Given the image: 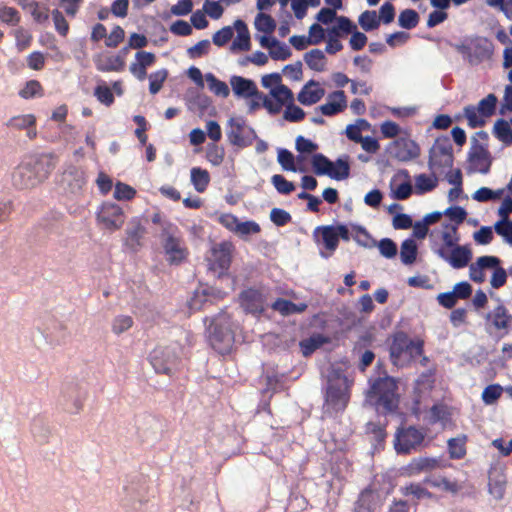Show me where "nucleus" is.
Returning a JSON list of instances; mask_svg holds the SVG:
<instances>
[{
	"label": "nucleus",
	"instance_id": "50",
	"mask_svg": "<svg viewBox=\"0 0 512 512\" xmlns=\"http://www.w3.org/2000/svg\"><path fill=\"white\" fill-rule=\"evenodd\" d=\"M398 23L402 28L413 29L419 23V15L413 9H405L400 13Z\"/></svg>",
	"mask_w": 512,
	"mask_h": 512
},
{
	"label": "nucleus",
	"instance_id": "3",
	"mask_svg": "<svg viewBox=\"0 0 512 512\" xmlns=\"http://www.w3.org/2000/svg\"><path fill=\"white\" fill-rule=\"evenodd\" d=\"M397 382L389 376L377 378L371 384L368 398L377 411L383 414L395 412L399 405Z\"/></svg>",
	"mask_w": 512,
	"mask_h": 512
},
{
	"label": "nucleus",
	"instance_id": "61",
	"mask_svg": "<svg viewBox=\"0 0 512 512\" xmlns=\"http://www.w3.org/2000/svg\"><path fill=\"white\" fill-rule=\"evenodd\" d=\"M503 392V388L499 384L488 385L482 392V400L485 404H493L498 400Z\"/></svg>",
	"mask_w": 512,
	"mask_h": 512
},
{
	"label": "nucleus",
	"instance_id": "34",
	"mask_svg": "<svg viewBox=\"0 0 512 512\" xmlns=\"http://www.w3.org/2000/svg\"><path fill=\"white\" fill-rule=\"evenodd\" d=\"M209 296H215L213 289L195 291L188 302L189 308L193 311H198L205 308L210 302Z\"/></svg>",
	"mask_w": 512,
	"mask_h": 512
},
{
	"label": "nucleus",
	"instance_id": "35",
	"mask_svg": "<svg viewBox=\"0 0 512 512\" xmlns=\"http://www.w3.org/2000/svg\"><path fill=\"white\" fill-rule=\"evenodd\" d=\"M333 162L321 153L314 154L312 157V168L316 175H327L330 177Z\"/></svg>",
	"mask_w": 512,
	"mask_h": 512
},
{
	"label": "nucleus",
	"instance_id": "6",
	"mask_svg": "<svg viewBox=\"0 0 512 512\" xmlns=\"http://www.w3.org/2000/svg\"><path fill=\"white\" fill-rule=\"evenodd\" d=\"M235 246L231 241L214 244L207 257L209 269L222 276L227 273L232 262Z\"/></svg>",
	"mask_w": 512,
	"mask_h": 512
},
{
	"label": "nucleus",
	"instance_id": "47",
	"mask_svg": "<svg viewBox=\"0 0 512 512\" xmlns=\"http://www.w3.org/2000/svg\"><path fill=\"white\" fill-rule=\"evenodd\" d=\"M350 175V165L347 159L338 158L333 162L330 178L334 180H345Z\"/></svg>",
	"mask_w": 512,
	"mask_h": 512
},
{
	"label": "nucleus",
	"instance_id": "31",
	"mask_svg": "<svg viewBox=\"0 0 512 512\" xmlns=\"http://www.w3.org/2000/svg\"><path fill=\"white\" fill-rule=\"evenodd\" d=\"M272 309L275 311H278L284 316H288L295 313H302L306 310L307 305L304 303L301 304H295L294 302L278 298L272 305Z\"/></svg>",
	"mask_w": 512,
	"mask_h": 512
},
{
	"label": "nucleus",
	"instance_id": "49",
	"mask_svg": "<svg viewBox=\"0 0 512 512\" xmlns=\"http://www.w3.org/2000/svg\"><path fill=\"white\" fill-rule=\"evenodd\" d=\"M255 27L258 31L270 35L276 28V22L269 14L259 13L255 19Z\"/></svg>",
	"mask_w": 512,
	"mask_h": 512
},
{
	"label": "nucleus",
	"instance_id": "38",
	"mask_svg": "<svg viewBox=\"0 0 512 512\" xmlns=\"http://www.w3.org/2000/svg\"><path fill=\"white\" fill-rule=\"evenodd\" d=\"M463 115L467 120L468 126L472 129L483 127L486 124V119L474 105L465 106L463 108Z\"/></svg>",
	"mask_w": 512,
	"mask_h": 512
},
{
	"label": "nucleus",
	"instance_id": "13",
	"mask_svg": "<svg viewBox=\"0 0 512 512\" xmlns=\"http://www.w3.org/2000/svg\"><path fill=\"white\" fill-rule=\"evenodd\" d=\"M163 249L167 257V261L171 265H179L188 257V249L183 239L168 235L163 242Z\"/></svg>",
	"mask_w": 512,
	"mask_h": 512
},
{
	"label": "nucleus",
	"instance_id": "45",
	"mask_svg": "<svg viewBox=\"0 0 512 512\" xmlns=\"http://www.w3.org/2000/svg\"><path fill=\"white\" fill-rule=\"evenodd\" d=\"M0 21L10 26H17L21 21V15L16 8L0 4Z\"/></svg>",
	"mask_w": 512,
	"mask_h": 512
},
{
	"label": "nucleus",
	"instance_id": "64",
	"mask_svg": "<svg viewBox=\"0 0 512 512\" xmlns=\"http://www.w3.org/2000/svg\"><path fill=\"white\" fill-rule=\"evenodd\" d=\"M271 221L279 227L287 225L292 220L289 212L281 208H273L270 212Z\"/></svg>",
	"mask_w": 512,
	"mask_h": 512
},
{
	"label": "nucleus",
	"instance_id": "53",
	"mask_svg": "<svg viewBox=\"0 0 512 512\" xmlns=\"http://www.w3.org/2000/svg\"><path fill=\"white\" fill-rule=\"evenodd\" d=\"M168 76L166 69L157 70L149 75V91L151 94L158 93Z\"/></svg>",
	"mask_w": 512,
	"mask_h": 512
},
{
	"label": "nucleus",
	"instance_id": "57",
	"mask_svg": "<svg viewBox=\"0 0 512 512\" xmlns=\"http://www.w3.org/2000/svg\"><path fill=\"white\" fill-rule=\"evenodd\" d=\"M35 121V117L31 114L19 115L12 117L7 122V126L21 130L33 126L35 124Z\"/></svg>",
	"mask_w": 512,
	"mask_h": 512
},
{
	"label": "nucleus",
	"instance_id": "19",
	"mask_svg": "<svg viewBox=\"0 0 512 512\" xmlns=\"http://www.w3.org/2000/svg\"><path fill=\"white\" fill-rule=\"evenodd\" d=\"M392 152L398 160L409 161L419 156L420 149L415 141L399 138L393 142Z\"/></svg>",
	"mask_w": 512,
	"mask_h": 512
},
{
	"label": "nucleus",
	"instance_id": "26",
	"mask_svg": "<svg viewBox=\"0 0 512 512\" xmlns=\"http://www.w3.org/2000/svg\"><path fill=\"white\" fill-rule=\"evenodd\" d=\"M94 64L100 72H120L124 69L125 61L120 55L110 57L98 55L94 58Z\"/></svg>",
	"mask_w": 512,
	"mask_h": 512
},
{
	"label": "nucleus",
	"instance_id": "48",
	"mask_svg": "<svg viewBox=\"0 0 512 512\" xmlns=\"http://www.w3.org/2000/svg\"><path fill=\"white\" fill-rule=\"evenodd\" d=\"M225 158V149L216 143H210L206 148V160L213 166H220Z\"/></svg>",
	"mask_w": 512,
	"mask_h": 512
},
{
	"label": "nucleus",
	"instance_id": "30",
	"mask_svg": "<svg viewBox=\"0 0 512 512\" xmlns=\"http://www.w3.org/2000/svg\"><path fill=\"white\" fill-rule=\"evenodd\" d=\"M190 180L194 189L199 193H203L206 191L211 179L206 169L193 167L190 171Z\"/></svg>",
	"mask_w": 512,
	"mask_h": 512
},
{
	"label": "nucleus",
	"instance_id": "29",
	"mask_svg": "<svg viewBox=\"0 0 512 512\" xmlns=\"http://www.w3.org/2000/svg\"><path fill=\"white\" fill-rule=\"evenodd\" d=\"M19 5L30 13L33 20L38 24H43L49 19V8L46 5L40 4L35 0L28 3L19 2Z\"/></svg>",
	"mask_w": 512,
	"mask_h": 512
},
{
	"label": "nucleus",
	"instance_id": "32",
	"mask_svg": "<svg viewBox=\"0 0 512 512\" xmlns=\"http://www.w3.org/2000/svg\"><path fill=\"white\" fill-rule=\"evenodd\" d=\"M304 60L307 66L314 70L321 72L326 66V57L322 50L312 49L304 55Z\"/></svg>",
	"mask_w": 512,
	"mask_h": 512
},
{
	"label": "nucleus",
	"instance_id": "51",
	"mask_svg": "<svg viewBox=\"0 0 512 512\" xmlns=\"http://www.w3.org/2000/svg\"><path fill=\"white\" fill-rule=\"evenodd\" d=\"M358 22L365 31H372L377 29L380 25V19L378 18L376 12L369 10L364 11L359 16Z\"/></svg>",
	"mask_w": 512,
	"mask_h": 512
},
{
	"label": "nucleus",
	"instance_id": "24",
	"mask_svg": "<svg viewBox=\"0 0 512 512\" xmlns=\"http://www.w3.org/2000/svg\"><path fill=\"white\" fill-rule=\"evenodd\" d=\"M325 91L319 87V84L313 80L309 81L298 94V101L306 106L319 102L324 96Z\"/></svg>",
	"mask_w": 512,
	"mask_h": 512
},
{
	"label": "nucleus",
	"instance_id": "41",
	"mask_svg": "<svg viewBox=\"0 0 512 512\" xmlns=\"http://www.w3.org/2000/svg\"><path fill=\"white\" fill-rule=\"evenodd\" d=\"M19 96L23 99H31L44 96V88L38 80H29L19 91Z\"/></svg>",
	"mask_w": 512,
	"mask_h": 512
},
{
	"label": "nucleus",
	"instance_id": "18",
	"mask_svg": "<svg viewBox=\"0 0 512 512\" xmlns=\"http://www.w3.org/2000/svg\"><path fill=\"white\" fill-rule=\"evenodd\" d=\"M501 260L496 256H481L469 266V277L475 283H483L486 279L484 269L498 266Z\"/></svg>",
	"mask_w": 512,
	"mask_h": 512
},
{
	"label": "nucleus",
	"instance_id": "52",
	"mask_svg": "<svg viewBox=\"0 0 512 512\" xmlns=\"http://www.w3.org/2000/svg\"><path fill=\"white\" fill-rule=\"evenodd\" d=\"M352 238L361 246L365 248H372L376 245V241L371 237L368 231L362 226L353 227Z\"/></svg>",
	"mask_w": 512,
	"mask_h": 512
},
{
	"label": "nucleus",
	"instance_id": "55",
	"mask_svg": "<svg viewBox=\"0 0 512 512\" xmlns=\"http://www.w3.org/2000/svg\"><path fill=\"white\" fill-rule=\"evenodd\" d=\"M336 20L337 25L329 30L332 34L341 36V32L350 34L356 30L355 24L349 18L345 16H339L336 18Z\"/></svg>",
	"mask_w": 512,
	"mask_h": 512
},
{
	"label": "nucleus",
	"instance_id": "9",
	"mask_svg": "<svg viewBox=\"0 0 512 512\" xmlns=\"http://www.w3.org/2000/svg\"><path fill=\"white\" fill-rule=\"evenodd\" d=\"M423 351L424 341L421 339L411 340L404 332L396 333L390 345V356L394 362L398 361L405 353L415 357L421 356Z\"/></svg>",
	"mask_w": 512,
	"mask_h": 512
},
{
	"label": "nucleus",
	"instance_id": "1",
	"mask_svg": "<svg viewBox=\"0 0 512 512\" xmlns=\"http://www.w3.org/2000/svg\"><path fill=\"white\" fill-rule=\"evenodd\" d=\"M56 166L52 154H38L28 157L15 169L12 181L18 189H31L45 181Z\"/></svg>",
	"mask_w": 512,
	"mask_h": 512
},
{
	"label": "nucleus",
	"instance_id": "62",
	"mask_svg": "<svg viewBox=\"0 0 512 512\" xmlns=\"http://www.w3.org/2000/svg\"><path fill=\"white\" fill-rule=\"evenodd\" d=\"M133 325L132 317L128 315H119L114 318L112 323V331L119 335L127 330H129Z\"/></svg>",
	"mask_w": 512,
	"mask_h": 512
},
{
	"label": "nucleus",
	"instance_id": "4",
	"mask_svg": "<svg viewBox=\"0 0 512 512\" xmlns=\"http://www.w3.org/2000/svg\"><path fill=\"white\" fill-rule=\"evenodd\" d=\"M454 48L471 65H478L491 59L494 52L493 42L483 36H468L460 43L455 44Z\"/></svg>",
	"mask_w": 512,
	"mask_h": 512
},
{
	"label": "nucleus",
	"instance_id": "36",
	"mask_svg": "<svg viewBox=\"0 0 512 512\" xmlns=\"http://www.w3.org/2000/svg\"><path fill=\"white\" fill-rule=\"evenodd\" d=\"M326 342V339L321 334L313 335L307 339L301 340L299 346L303 356L308 357L314 353L319 347Z\"/></svg>",
	"mask_w": 512,
	"mask_h": 512
},
{
	"label": "nucleus",
	"instance_id": "23",
	"mask_svg": "<svg viewBox=\"0 0 512 512\" xmlns=\"http://www.w3.org/2000/svg\"><path fill=\"white\" fill-rule=\"evenodd\" d=\"M440 466L439 460L433 457L413 458L406 466L405 471L408 476L418 475L422 472H429Z\"/></svg>",
	"mask_w": 512,
	"mask_h": 512
},
{
	"label": "nucleus",
	"instance_id": "22",
	"mask_svg": "<svg viewBox=\"0 0 512 512\" xmlns=\"http://www.w3.org/2000/svg\"><path fill=\"white\" fill-rule=\"evenodd\" d=\"M486 318L491 321L496 330H505L506 332H508L512 323V315L503 304L496 306L487 314Z\"/></svg>",
	"mask_w": 512,
	"mask_h": 512
},
{
	"label": "nucleus",
	"instance_id": "16",
	"mask_svg": "<svg viewBox=\"0 0 512 512\" xmlns=\"http://www.w3.org/2000/svg\"><path fill=\"white\" fill-rule=\"evenodd\" d=\"M241 307L251 314H261L264 312V300L260 291L249 288L242 291L239 295Z\"/></svg>",
	"mask_w": 512,
	"mask_h": 512
},
{
	"label": "nucleus",
	"instance_id": "60",
	"mask_svg": "<svg viewBox=\"0 0 512 512\" xmlns=\"http://www.w3.org/2000/svg\"><path fill=\"white\" fill-rule=\"evenodd\" d=\"M94 95L100 103L106 106H111L114 103L112 90L105 84L97 85Z\"/></svg>",
	"mask_w": 512,
	"mask_h": 512
},
{
	"label": "nucleus",
	"instance_id": "5",
	"mask_svg": "<svg viewBox=\"0 0 512 512\" xmlns=\"http://www.w3.org/2000/svg\"><path fill=\"white\" fill-rule=\"evenodd\" d=\"M125 213L116 203L103 202L96 212V222L100 229L109 232L120 230L125 223Z\"/></svg>",
	"mask_w": 512,
	"mask_h": 512
},
{
	"label": "nucleus",
	"instance_id": "7",
	"mask_svg": "<svg viewBox=\"0 0 512 512\" xmlns=\"http://www.w3.org/2000/svg\"><path fill=\"white\" fill-rule=\"evenodd\" d=\"M453 160V149L449 139H436L429 154V167L433 173H443L445 169L451 168Z\"/></svg>",
	"mask_w": 512,
	"mask_h": 512
},
{
	"label": "nucleus",
	"instance_id": "20",
	"mask_svg": "<svg viewBox=\"0 0 512 512\" xmlns=\"http://www.w3.org/2000/svg\"><path fill=\"white\" fill-rule=\"evenodd\" d=\"M347 107V98L343 90H337L330 93L326 103L319 107L321 113L325 116H334Z\"/></svg>",
	"mask_w": 512,
	"mask_h": 512
},
{
	"label": "nucleus",
	"instance_id": "28",
	"mask_svg": "<svg viewBox=\"0 0 512 512\" xmlns=\"http://www.w3.org/2000/svg\"><path fill=\"white\" fill-rule=\"evenodd\" d=\"M244 120L242 118H231L229 120V129L227 130L228 141L239 147H245L247 145L244 137Z\"/></svg>",
	"mask_w": 512,
	"mask_h": 512
},
{
	"label": "nucleus",
	"instance_id": "33",
	"mask_svg": "<svg viewBox=\"0 0 512 512\" xmlns=\"http://www.w3.org/2000/svg\"><path fill=\"white\" fill-rule=\"evenodd\" d=\"M466 441V435H461L448 440V452L451 459H462L465 457Z\"/></svg>",
	"mask_w": 512,
	"mask_h": 512
},
{
	"label": "nucleus",
	"instance_id": "43",
	"mask_svg": "<svg viewBox=\"0 0 512 512\" xmlns=\"http://www.w3.org/2000/svg\"><path fill=\"white\" fill-rule=\"evenodd\" d=\"M497 97L494 94H488L485 98L481 99L475 108L487 119L494 115L497 106Z\"/></svg>",
	"mask_w": 512,
	"mask_h": 512
},
{
	"label": "nucleus",
	"instance_id": "44",
	"mask_svg": "<svg viewBox=\"0 0 512 512\" xmlns=\"http://www.w3.org/2000/svg\"><path fill=\"white\" fill-rule=\"evenodd\" d=\"M12 33L15 37V44L18 52H23L31 46L33 36L27 29L24 27H18L13 30Z\"/></svg>",
	"mask_w": 512,
	"mask_h": 512
},
{
	"label": "nucleus",
	"instance_id": "40",
	"mask_svg": "<svg viewBox=\"0 0 512 512\" xmlns=\"http://www.w3.org/2000/svg\"><path fill=\"white\" fill-rule=\"evenodd\" d=\"M438 183V179L433 173L432 176L426 174H420L415 177V188L416 193L423 194L432 191Z\"/></svg>",
	"mask_w": 512,
	"mask_h": 512
},
{
	"label": "nucleus",
	"instance_id": "37",
	"mask_svg": "<svg viewBox=\"0 0 512 512\" xmlns=\"http://www.w3.org/2000/svg\"><path fill=\"white\" fill-rule=\"evenodd\" d=\"M417 257V245L413 239H406L401 244L400 258L403 264L411 265Z\"/></svg>",
	"mask_w": 512,
	"mask_h": 512
},
{
	"label": "nucleus",
	"instance_id": "11",
	"mask_svg": "<svg viewBox=\"0 0 512 512\" xmlns=\"http://www.w3.org/2000/svg\"><path fill=\"white\" fill-rule=\"evenodd\" d=\"M146 234V228L137 217L132 218L125 230L124 247L133 252H138L143 246L142 240Z\"/></svg>",
	"mask_w": 512,
	"mask_h": 512
},
{
	"label": "nucleus",
	"instance_id": "59",
	"mask_svg": "<svg viewBox=\"0 0 512 512\" xmlns=\"http://www.w3.org/2000/svg\"><path fill=\"white\" fill-rule=\"evenodd\" d=\"M236 227L237 230L235 234L243 238L252 234H258L261 231L260 225L253 220L239 222L238 226Z\"/></svg>",
	"mask_w": 512,
	"mask_h": 512
},
{
	"label": "nucleus",
	"instance_id": "27",
	"mask_svg": "<svg viewBox=\"0 0 512 512\" xmlns=\"http://www.w3.org/2000/svg\"><path fill=\"white\" fill-rule=\"evenodd\" d=\"M234 27L237 31V37L231 45V50L248 51L251 47L250 34L246 23L242 20H236Z\"/></svg>",
	"mask_w": 512,
	"mask_h": 512
},
{
	"label": "nucleus",
	"instance_id": "46",
	"mask_svg": "<svg viewBox=\"0 0 512 512\" xmlns=\"http://www.w3.org/2000/svg\"><path fill=\"white\" fill-rule=\"evenodd\" d=\"M402 495L404 496H413L417 500L424 498H432V493L428 491L425 487L420 483H410L404 487L400 488Z\"/></svg>",
	"mask_w": 512,
	"mask_h": 512
},
{
	"label": "nucleus",
	"instance_id": "58",
	"mask_svg": "<svg viewBox=\"0 0 512 512\" xmlns=\"http://www.w3.org/2000/svg\"><path fill=\"white\" fill-rule=\"evenodd\" d=\"M136 195V190L128 184L117 182L114 190V198L117 200H132Z\"/></svg>",
	"mask_w": 512,
	"mask_h": 512
},
{
	"label": "nucleus",
	"instance_id": "17",
	"mask_svg": "<svg viewBox=\"0 0 512 512\" xmlns=\"http://www.w3.org/2000/svg\"><path fill=\"white\" fill-rule=\"evenodd\" d=\"M230 85L234 94L242 98H262V93L258 91L254 81L242 76H232Z\"/></svg>",
	"mask_w": 512,
	"mask_h": 512
},
{
	"label": "nucleus",
	"instance_id": "21",
	"mask_svg": "<svg viewBox=\"0 0 512 512\" xmlns=\"http://www.w3.org/2000/svg\"><path fill=\"white\" fill-rule=\"evenodd\" d=\"M209 341L214 350L220 354H226L232 346L233 337L230 331L223 330L217 325H214L210 333Z\"/></svg>",
	"mask_w": 512,
	"mask_h": 512
},
{
	"label": "nucleus",
	"instance_id": "8",
	"mask_svg": "<svg viewBox=\"0 0 512 512\" xmlns=\"http://www.w3.org/2000/svg\"><path fill=\"white\" fill-rule=\"evenodd\" d=\"M425 439V433L414 426L400 428L395 434L394 447L398 454H410L417 450Z\"/></svg>",
	"mask_w": 512,
	"mask_h": 512
},
{
	"label": "nucleus",
	"instance_id": "63",
	"mask_svg": "<svg viewBox=\"0 0 512 512\" xmlns=\"http://www.w3.org/2000/svg\"><path fill=\"white\" fill-rule=\"evenodd\" d=\"M283 117L289 122H300L305 118V112L302 108L291 102L286 105Z\"/></svg>",
	"mask_w": 512,
	"mask_h": 512
},
{
	"label": "nucleus",
	"instance_id": "25",
	"mask_svg": "<svg viewBox=\"0 0 512 512\" xmlns=\"http://www.w3.org/2000/svg\"><path fill=\"white\" fill-rule=\"evenodd\" d=\"M318 234L321 236V241L325 249L330 251V254H332L339 245L335 225L318 226L314 230V236L317 238Z\"/></svg>",
	"mask_w": 512,
	"mask_h": 512
},
{
	"label": "nucleus",
	"instance_id": "56",
	"mask_svg": "<svg viewBox=\"0 0 512 512\" xmlns=\"http://www.w3.org/2000/svg\"><path fill=\"white\" fill-rule=\"evenodd\" d=\"M271 182L274 185L275 189L280 194H290L295 190V185L293 182L288 181L283 175L276 174L273 175L271 178Z\"/></svg>",
	"mask_w": 512,
	"mask_h": 512
},
{
	"label": "nucleus",
	"instance_id": "54",
	"mask_svg": "<svg viewBox=\"0 0 512 512\" xmlns=\"http://www.w3.org/2000/svg\"><path fill=\"white\" fill-rule=\"evenodd\" d=\"M271 95L282 106L287 105L293 101L292 91L281 83L271 90Z\"/></svg>",
	"mask_w": 512,
	"mask_h": 512
},
{
	"label": "nucleus",
	"instance_id": "42",
	"mask_svg": "<svg viewBox=\"0 0 512 512\" xmlns=\"http://www.w3.org/2000/svg\"><path fill=\"white\" fill-rule=\"evenodd\" d=\"M495 136L504 144H512V129L509 123L504 119H498L494 124Z\"/></svg>",
	"mask_w": 512,
	"mask_h": 512
},
{
	"label": "nucleus",
	"instance_id": "39",
	"mask_svg": "<svg viewBox=\"0 0 512 512\" xmlns=\"http://www.w3.org/2000/svg\"><path fill=\"white\" fill-rule=\"evenodd\" d=\"M206 82L208 84L209 89L217 96H221L223 98H226L230 94V90L228 85L224 82L219 80L214 74L207 73L205 75Z\"/></svg>",
	"mask_w": 512,
	"mask_h": 512
},
{
	"label": "nucleus",
	"instance_id": "15",
	"mask_svg": "<svg viewBox=\"0 0 512 512\" xmlns=\"http://www.w3.org/2000/svg\"><path fill=\"white\" fill-rule=\"evenodd\" d=\"M150 363L158 374L171 375L174 357L167 348H155L150 354Z\"/></svg>",
	"mask_w": 512,
	"mask_h": 512
},
{
	"label": "nucleus",
	"instance_id": "14",
	"mask_svg": "<svg viewBox=\"0 0 512 512\" xmlns=\"http://www.w3.org/2000/svg\"><path fill=\"white\" fill-rule=\"evenodd\" d=\"M381 499L380 492L373 485H369L360 492L354 512H375L381 505Z\"/></svg>",
	"mask_w": 512,
	"mask_h": 512
},
{
	"label": "nucleus",
	"instance_id": "12",
	"mask_svg": "<svg viewBox=\"0 0 512 512\" xmlns=\"http://www.w3.org/2000/svg\"><path fill=\"white\" fill-rule=\"evenodd\" d=\"M440 258L448 262L454 269L466 267L472 259V252L467 246H455L450 251L445 247L437 250Z\"/></svg>",
	"mask_w": 512,
	"mask_h": 512
},
{
	"label": "nucleus",
	"instance_id": "2",
	"mask_svg": "<svg viewBox=\"0 0 512 512\" xmlns=\"http://www.w3.org/2000/svg\"><path fill=\"white\" fill-rule=\"evenodd\" d=\"M352 384L346 375L338 371L329 376L323 404L325 415L335 416L344 412L350 401Z\"/></svg>",
	"mask_w": 512,
	"mask_h": 512
},
{
	"label": "nucleus",
	"instance_id": "10",
	"mask_svg": "<svg viewBox=\"0 0 512 512\" xmlns=\"http://www.w3.org/2000/svg\"><path fill=\"white\" fill-rule=\"evenodd\" d=\"M492 161L489 150L482 145L476 144L469 154L468 171L470 173L488 174Z\"/></svg>",
	"mask_w": 512,
	"mask_h": 512
}]
</instances>
